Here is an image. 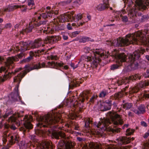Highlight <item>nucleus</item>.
<instances>
[{"label":"nucleus","mask_w":149,"mask_h":149,"mask_svg":"<svg viewBox=\"0 0 149 149\" xmlns=\"http://www.w3.org/2000/svg\"><path fill=\"white\" fill-rule=\"evenodd\" d=\"M139 40L144 43L145 44L147 42V39L145 35L143 34L141 32L138 31L132 34H128L124 38L120 37L112 42L111 40L110 42L111 46L122 47L128 46L131 44H137V41Z\"/></svg>","instance_id":"1"},{"label":"nucleus","mask_w":149,"mask_h":149,"mask_svg":"<svg viewBox=\"0 0 149 149\" xmlns=\"http://www.w3.org/2000/svg\"><path fill=\"white\" fill-rule=\"evenodd\" d=\"M107 116L109 118H104L97 124L96 127L101 130H104L107 128V126L112 123H113L114 128H109V131L113 133L120 132V128H117L116 126L118 125H121L123 123V120L121 116L116 112L113 111L108 112L107 113Z\"/></svg>","instance_id":"2"},{"label":"nucleus","mask_w":149,"mask_h":149,"mask_svg":"<svg viewBox=\"0 0 149 149\" xmlns=\"http://www.w3.org/2000/svg\"><path fill=\"white\" fill-rule=\"evenodd\" d=\"M60 119V118L59 116L57 117L54 115L47 114L40 118V121L37 124V126L40 127H51L53 126L51 125L57 123Z\"/></svg>","instance_id":"3"},{"label":"nucleus","mask_w":149,"mask_h":149,"mask_svg":"<svg viewBox=\"0 0 149 149\" xmlns=\"http://www.w3.org/2000/svg\"><path fill=\"white\" fill-rule=\"evenodd\" d=\"M93 54L95 56V59L94 60L93 57L91 56L86 55L84 56V59L85 61L87 62H91L92 60H93L92 61V63L96 67L98 63L101 61V58L103 57V58L107 57L108 56L106 54H104V52L102 49H96L94 50L93 52Z\"/></svg>","instance_id":"4"},{"label":"nucleus","mask_w":149,"mask_h":149,"mask_svg":"<svg viewBox=\"0 0 149 149\" xmlns=\"http://www.w3.org/2000/svg\"><path fill=\"white\" fill-rule=\"evenodd\" d=\"M45 64L44 63L41 64L39 63H37L35 64L33 67H30L29 65H25L24 67L25 69V70L20 72L19 74H18L17 76L14 77V82H18V84H19L22 79L27 73L34 69H38L45 67Z\"/></svg>","instance_id":"5"},{"label":"nucleus","mask_w":149,"mask_h":149,"mask_svg":"<svg viewBox=\"0 0 149 149\" xmlns=\"http://www.w3.org/2000/svg\"><path fill=\"white\" fill-rule=\"evenodd\" d=\"M134 5L138 10H144L149 4V1L147 0H136ZM136 8H131L130 10L128 15L130 18L134 19L136 17Z\"/></svg>","instance_id":"6"},{"label":"nucleus","mask_w":149,"mask_h":149,"mask_svg":"<svg viewBox=\"0 0 149 149\" xmlns=\"http://www.w3.org/2000/svg\"><path fill=\"white\" fill-rule=\"evenodd\" d=\"M80 95L81 97L78 99V101L76 100L72 106L74 108L77 109V110H79V112L82 111L84 106L83 102L85 100H88V97L90 96V93L89 91H85L81 94Z\"/></svg>","instance_id":"7"},{"label":"nucleus","mask_w":149,"mask_h":149,"mask_svg":"<svg viewBox=\"0 0 149 149\" xmlns=\"http://www.w3.org/2000/svg\"><path fill=\"white\" fill-rule=\"evenodd\" d=\"M117 56L120 63L111 65V66L110 69L112 70H114L118 69L119 67L121 65V63L125 62L127 59V56L124 53L119 54Z\"/></svg>","instance_id":"8"},{"label":"nucleus","mask_w":149,"mask_h":149,"mask_svg":"<svg viewBox=\"0 0 149 149\" xmlns=\"http://www.w3.org/2000/svg\"><path fill=\"white\" fill-rule=\"evenodd\" d=\"M32 117L31 115L29 116V117L27 115H25L24 117L23 120V121H24L23 124L26 129L30 130L33 128V126L30 121L32 120Z\"/></svg>","instance_id":"9"},{"label":"nucleus","mask_w":149,"mask_h":149,"mask_svg":"<svg viewBox=\"0 0 149 149\" xmlns=\"http://www.w3.org/2000/svg\"><path fill=\"white\" fill-rule=\"evenodd\" d=\"M16 47L17 48V51L22 52H25L31 49L28 43L26 42H19V45L16 46Z\"/></svg>","instance_id":"10"},{"label":"nucleus","mask_w":149,"mask_h":149,"mask_svg":"<svg viewBox=\"0 0 149 149\" xmlns=\"http://www.w3.org/2000/svg\"><path fill=\"white\" fill-rule=\"evenodd\" d=\"M45 40H42L40 38L36 40L34 42L29 45V46L31 49L37 48L42 46V47L45 46Z\"/></svg>","instance_id":"11"},{"label":"nucleus","mask_w":149,"mask_h":149,"mask_svg":"<svg viewBox=\"0 0 149 149\" xmlns=\"http://www.w3.org/2000/svg\"><path fill=\"white\" fill-rule=\"evenodd\" d=\"M58 145L61 147L60 149H63L62 148H64L65 149H74V146L69 141L63 140L59 143Z\"/></svg>","instance_id":"12"},{"label":"nucleus","mask_w":149,"mask_h":149,"mask_svg":"<svg viewBox=\"0 0 149 149\" xmlns=\"http://www.w3.org/2000/svg\"><path fill=\"white\" fill-rule=\"evenodd\" d=\"M134 138L132 137H127L126 136L120 137L117 139L118 143L119 145H122L123 144H126L130 143L132 141H133Z\"/></svg>","instance_id":"13"},{"label":"nucleus","mask_w":149,"mask_h":149,"mask_svg":"<svg viewBox=\"0 0 149 149\" xmlns=\"http://www.w3.org/2000/svg\"><path fill=\"white\" fill-rule=\"evenodd\" d=\"M64 65L63 63L55 62L54 61L48 62L47 63V67L58 69V67H63Z\"/></svg>","instance_id":"14"},{"label":"nucleus","mask_w":149,"mask_h":149,"mask_svg":"<svg viewBox=\"0 0 149 149\" xmlns=\"http://www.w3.org/2000/svg\"><path fill=\"white\" fill-rule=\"evenodd\" d=\"M52 138L56 139H59L60 137L61 138H65V133L62 131H56L52 133Z\"/></svg>","instance_id":"15"},{"label":"nucleus","mask_w":149,"mask_h":149,"mask_svg":"<svg viewBox=\"0 0 149 149\" xmlns=\"http://www.w3.org/2000/svg\"><path fill=\"white\" fill-rule=\"evenodd\" d=\"M53 15V13L52 11H46L45 12L42 13L40 14V16H38V20H40L42 18L46 19L49 17H51Z\"/></svg>","instance_id":"16"},{"label":"nucleus","mask_w":149,"mask_h":149,"mask_svg":"<svg viewBox=\"0 0 149 149\" xmlns=\"http://www.w3.org/2000/svg\"><path fill=\"white\" fill-rule=\"evenodd\" d=\"M40 147L42 149H54L52 143L49 141L43 142L41 143Z\"/></svg>","instance_id":"17"},{"label":"nucleus","mask_w":149,"mask_h":149,"mask_svg":"<svg viewBox=\"0 0 149 149\" xmlns=\"http://www.w3.org/2000/svg\"><path fill=\"white\" fill-rule=\"evenodd\" d=\"M141 53V50L136 51L134 52L133 54L130 55L129 57V60H136L139 59Z\"/></svg>","instance_id":"18"},{"label":"nucleus","mask_w":149,"mask_h":149,"mask_svg":"<svg viewBox=\"0 0 149 149\" xmlns=\"http://www.w3.org/2000/svg\"><path fill=\"white\" fill-rule=\"evenodd\" d=\"M71 16L69 14L67 15H60L58 18L59 21L62 23L65 22H68L69 21L68 18H71Z\"/></svg>","instance_id":"19"},{"label":"nucleus","mask_w":149,"mask_h":149,"mask_svg":"<svg viewBox=\"0 0 149 149\" xmlns=\"http://www.w3.org/2000/svg\"><path fill=\"white\" fill-rule=\"evenodd\" d=\"M138 109H135L134 112L138 114L143 113L145 112V107L143 104L140 105L138 108Z\"/></svg>","instance_id":"20"},{"label":"nucleus","mask_w":149,"mask_h":149,"mask_svg":"<svg viewBox=\"0 0 149 149\" xmlns=\"http://www.w3.org/2000/svg\"><path fill=\"white\" fill-rule=\"evenodd\" d=\"M34 22H31L29 24V27L26 28L25 30H24L23 31H21L20 32V33H22L24 34V32H26V33H29L31 32L32 31V29L34 28L33 24L34 25Z\"/></svg>","instance_id":"21"},{"label":"nucleus","mask_w":149,"mask_h":149,"mask_svg":"<svg viewBox=\"0 0 149 149\" xmlns=\"http://www.w3.org/2000/svg\"><path fill=\"white\" fill-rule=\"evenodd\" d=\"M19 138V135L17 134H15L13 135L10 136L9 140L10 143L12 144H14L15 142L18 141Z\"/></svg>","instance_id":"22"},{"label":"nucleus","mask_w":149,"mask_h":149,"mask_svg":"<svg viewBox=\"0 0 149 149\" xmlns=\"http://www.w3.org/2000/svg\"><path fill=\"white\" fill-rule=\"evenodd\" d=\"M128 62H129V65H130L132 68L136 69L137 68L138 64L136 60H129Z\"/></svg>","instance_id":"23"},{"label":"nucleus","mask_w":149,"mask_h":149,"mask_svg":"<svg viewBox=\"0 0 149 149\" xmlns=\"http://www.w3.org/2000/svg\"><path fill=\"white\" fill-rule=\"evenodd\" d=\"M140 98L141 99L147 100L149 99V91H145L144 92L139 95Z\"/></svg>","instance_id":"24"},{"label":"nucleus","mask_w":149,"mask_h":149,"mask_svg":"<svg viewBox=\"0 0 149 149\" xmlns=\"http://www.w3.org/2000/svg\"><path fill=\"white\" fill-rule=\"evenodd\" d=\"M109 6V5H106L104 3L100 4L97 6V9L99 11H102L108 9Z\"/></svg>","instance_id":"25"},{"label":"nucleus","mask_w":149,"mask_h":149,"mask_svg":"<svg viewBox=\"0 0 149 149\" xmlns=\"http://www.w3.org/2000/svg\"><path fill=\"white\" fill-rule=\"evenodd\" d=\"M18 58L17 57L13 56L8 57L7 60V66L13 63L14 61H18Z\"/></svg>","instance_id":"26"},{"label":"nucleus","mask_w":149,"mask_h":149,"mask_svg":"<svg viewBox=\"0 0 149 149\" xmlns=\"http://www.w3.org/2000/svg\"><path fill=\"white\" fill-rule=\"evenodd\" d=\"M149 85V80H146L144 81L141 82L138 84V86L140 88H144Z\"/></svg>","instance_id":"27"},{"label":"nucleus","mask_w":149,"mask_h":149,"mask_svg":"<svg viewBox=\"0 0 149 149\" xmlns=\"http://www.w3.org/2000/svg\"><path fill=\"white\" fill-rule=\"evenodd\" d=\"M35 56V54L33 52L31 51L30 52V56L27 58L23 59L22 62V63H26L29 62L32 58L33 56Z\"/></svg>","instance_id":"28"},{"label":"nucleus","mask_w":149,"mask_h":149,"mask_svg":"<svg viewBox=\"0 0 149 149\" xmlns=\"http://www.w3.org/2000/svg\"><path fill=\"white\" fill-rule=\"evenodd\" d=\"M125 93L126 95L127 94V92H125L123 91H122L117 93H115L114 96V98L115 99H117L122 97Z\"/></svg>","instance_id":"29"},{"label":"nucleus","mask_w":149,"mask_h":149,"mask_svg":"<svg viewBox=\"0 0 149 149\" xmlns=\"http://www.w3.org/2000/svg\"><path fill=\"white\" fill-rule=\"evenodd\" d=\"M52 48H49L47 49H42L41 50H38L35 52V54L37 53V54H36V56L37 55L39 56L41 55V54H43L44 53L45 54H48V53L47 52L48 51L50 50L51 49H52Z\"/></svg>","instance_id":"30"},{"label":"nucleus","mask_w":149,"mask_h":149,"mask_svg":"<svg viewBox=\"0 0 149 149\" xmlns=\"http://www.w3.org/2000/svg\"><path fill=\"white\" fill-rule=\"evenodd\" d=\"M140 89V87L138 86V84L134 87L130 89L129 91V93L130 94H133L134 93H136L138 92Z\"/></svg>","instance_id":"31"},{"label":"nucleus","mask_w":149,"mask_h":149,"mask_svg":"<svg viewBox=\"0 0 149 149\" xmlns=\"http://www.w3.org/2000/svg\"><path fill=\"white\" fill-rule=\"evenodd\" d=\"M82 18V15L79 14L77 15H75L74 16L71 17L70 19H71V21H74L75 22H76L81 19Z\"/></svg>","instance_id":"32"},{"label":"nucleus","mask_w":149,"mask_h":149,"mask_svg":"<svg viewBox=\"0 0 149 149\" xmlns=\"http://www.w3.org/2000/svg\"><path fill=\"white\" fill-rule=\"evenodd\" d=\"M8 131V130H4L3 133V136L2 141L3 143H4L7 141V139H8L9 136V134L8 135H7ZM8 139H9V138H8Z\"/></svg>","instance_id":"33"},{"label":"nucleus","mask_w":149,"mask_h":149,"mask_svg":"<svg viewBox=\"0 0 149 149\" xmlns=\"http://www.w3.org/2000/svg\"><path fill=\"white\" fill-rule=\"evenodd\" d=\"M140 76L138 74H136L134 75H132L129 76L128 78V80H135L137 79H140Z\"/></svg>","instance_id":"34"},{"label":"nucleus","mask_w":149,"mask_h":149,"mask_svg":"<svg viewBox=\"0 0 149 149\" xmlns=\"http://www.w3.org/2000/svg\"><path fill=\"white\" fill-rule=\"evenodd\" d=\"M8 120L9 122L11 121L12 122L15 123V124L17 125H20V123L17 122L16 118L13 116L10 117Z\"/></svg>","instance_id":"35"},{"label":"nucleus","mask_w":149,"mask_h":149,"mask_svg":"<svg viewBox=\"0 0 149 149\" xmlns=\"http://www.w3.org/2000/svg\"><path fill=\"white\" fill-rule=\"evenodd\" d=\"M132 104L131 103H126L123 105V107L124 109L128 110L130 109L132 107Z\"/></svg>","instance_id":"36"},{"label":"nucleus","mask_w":149,"mask_h":149,"mask_svg":"<svg viewBox=\"0 0 149 149\" xmlns=\"http://www.w3.org/2000/svg\"><path fill=\"white\" fill-rule=\"evenodd\" d=\"M111 101H109L108 104H105L104 103V111L110 109L111 108Z\"/></svg>","instance_id":"37"},{"label":"nucleus","mask_w":149,"mask_h":149,"mask_svg":"<svg viewBox=\"0 0 149 149\" xmlns=\"http://www.w3.org/2000/svg\"><path fill=\"white\" fill-rule=\"evenodd\" d=\"M92 121L89 118H88L85 122V126L87 129H89L90 124L92 123Z\"/></svg>","instance_id":"38"},{"label":"nucleus","mask_w":149,"mask_h":149,"mask_svg":"<svg viewBox=\"0 0 149 149\" xmlns=\"http://www.w3.org/2000/svg\"><path fill=\"white\" fill-rule=\"evenodd\" d=\"M45 43H48L51 44L54 43L53 41L52 36L51 37H48L45 40Z\"/></svg>","instance_id":"39"},{"label":"nucleus","mask_w":149,"mask_h":149,"mask_svg":"<svg viewBox=\"0 0 149 149\" xmlns=\"http://www.w3.org/2000/svg\"><path fill=\"white\" fill-rule=\"evenodd\" d=\"M90 39L91 38L88 37L84 36L82 37L80 40L79 42L82 43H84L90 41Z\"/></svg>","instance_id":"40"},{"label":"nucleus","mask_w":149,"mask_h":149,"mask_svg":"<svg viewBox=\"0 0 149 149\" xmlns=\"http://www.w3.org/2000/svg\"><path fill=\"white\" fill-rule=\"evenodd\" d=\"M108 94V93L107 91L106 90H103L100 93L99 96L100 97L103 98L104 97Z\"/></svg>","instance_id":"41"},{"label":"nucleus","mask_w":149,"mask_h":149,"mask_svg":"<svg viewBox=\"0 0 149 149\" xmlns=\"http://www.w3.org/2000/svg\"><path fill=\"white\" fill-rule=\"evenodd\" d=\"M135 130L134 129H131L130 128H128L126 130V136H130L133 134Z\"/></svg>","instance_id":"42"},{"label":"nucleus","mask_w":149,"mask_h":149,"mask_svg":"<svg viewBox=\"0 0 149 149\" xmlns=\"http://www.w3.org/2000/svg\"><path fill=\"white\" fill-rule=\"evenodd\" d=\"M46 21L44 20L43 21H40L39 22H36L33 23L34 24V26L35 27H38L40 26L41 24H45L46 23Z\"/></svg>","instance_id":"43"},{"label":"nucleus","mask_w":149,"mask_h":149,"mask_svg":"<svg viewBox=\"0 0 149 149\" xmlns=\"http://www.w3.org/2000/svg\"><path fill=\"white\" fill-rule=\"evenodd\" d=\"M48 58L49 59L53 60H56L58 59V57L57 55L54 54L50 55Z\"/></svg>","instance_id":"44"},{"label":"nucleus","mask_w":149,"mask_h":149,"mask_svg":"<svg viewBox=\"0 0 149 149\" xmlns=\"http://www.w3.org/2000/svg\"><path fill=\"white\" fill-rule=\"evenodd\" d=\"M71 1V0H68L65 1H62L60 3V4L62 6H66L70 3Z\"/></svg>","instance_id":"45"},{"label":"nucleus","mask_w":149,"mask_h":149,"mask_svg":"<svg viewBox=\"0 0 149 149\" xmlns=\"http://www.w3.org/2000/svg\"><path fill=\"white\" fill-rule=\"evenodd\" d=\"M148 18L149 17L148 15H143L141 17L140 20V21L141 22H143L147 20Z\"/></svg>","instance_id":"46"},{"label":"nucleus","mask_w":149,"mask_h":149,"mask_svg":"<svg viewBox=\"0 0 149 149\" xmlns=\"http://www.w3.org/2000/svg\"><path fill=\"white\" fill-rule=\"evenodd\" d=\"M94 50H95V49H93V50H91L90 48L89 47H85L84 48V51L86 53H87L90 52L92 54V53H93V52L94 51Z\"/></svg>","instance_id":"47"},{"label":"nucleus","mask_w":149,"mask_h":149,"mask_svg":"<svg viewBox=\"0 0 149 149\" xmlns=\"http://www.w3.org/2000/svg\"><path fill=\"white\" fill-rule=\"evenodd\" d=\"M19 7H21L20 6L16 5H10L11 12L14 11V10L17 9Z\"/></svg>","instance_id":"48"},{"label":"nucleus","mask_w":149,"mask_h":149,"mask_svg":"<svg viewBox=\"0 0 149 149\" xmlns=\"http://www.w3.org/2000/svg\"><path fill=\"white\" fill-rule=\"evenodd\" d=\"M44 29V30L43 29H40L39 31H40V32H42V31H43V32L44 33H45L46 34L48 33H49V30H48V29H49L48 27H47V29H46V28H43Z\"/></svg>","instance_id":"49"},{"label":"nucleus","mask_w":149,"mask_h":149,"mask_svg":"<svg viewBox=\"0 0 149 149\" xmlns=\"http://www.w3.org/2000/svg\"><path fill=\"white\" fill-rule=\"evenodd\" d=\"M8 77V76L6 75H4L3 77H0V82H2L5 81Z\"/></svg>","instance_id":"50"},{"label":"nucleus","mask_w":149,"mask_h":149,"mask_svg":"<svg viewBox=\"0 0 149 149\" xmlns=\"http://www.w3.org/2000/svg\"><path fill=\"white\" fill-rule=\"evenodd\" d=\"M34 4V1L33 0H28V5L31 7Z\"/></svg>","instance_id":"51"},{"label":"nucleus","mask_w":149,"mask_h":149,"mask_svg":"<svg viewBox=\"0 0 149 149\" xmlns=\"http://www.w3.org/2000/svg\"><path fill=\"white\" fill-rule=\"evenodd\" d=\"M79 82L77 80H75L73 81V83L71 85L73 87L77 86H79Z\"/></svg>","instance_id":"52"},{"label":"nucleus","mask_w":149,"mask_h":149,"mask_svg":"<svg viewBox=\"0 0 149 149\" xmlns=\"http://www.w3.org/2000/svg\"><path fill=\"white\" fill-rule=\"evenodd\" d=\"M80 31H75L74 32H73L72 33V37H75L77 36L78 35L79 33H80Z\"/></svg>","instance_id":"53"},{"label":"nucleus","mask_w":149,"mask_h":149,"mask_svg":"<svg viewBox=\"0 0 149 149\" xmlns=\"http://www.w3.org/2000/svg\"><path fill=\"white\" fill-rule=\"evenodd\" d=\"M104 103H102L99 106V108L101 111H104Z\"/></svg>","instance_id":"54"},{"label":"nucleus","mask_w":149,"mask_h":149,"mask_svg":"<svg viewBox=\"0 0 149 149\" xmlns=\"http://www.w3.org/2000/svg\"><path fill=\"white\" fill-rule=\"evenodd\" d=\"M144 76L146 78L149 77V68L147 70L146 72L144 75Z\"/></svg>","instance_id":"55"},{"label":"nucleus","mask_w":149,"mask_h":149,"mask_svg":"<svg viewBox=\"0 0 149 149\" xmlns=\"http://www.w3.org/2000/svg\"><path fill=\"white\" fill-rule=\"evenodd\" d=\"M122 21L125 22H127L128 21V18L127 16H125L122 17Z\"/></svg>","instance_id":"56"},{"label":"nucleus","mask_w":149,"mask_h":149,"mask_svg":"<svg viewBox=\"0 0 149 149\" xmlns=\"http://www.w3.org/2000/svg\"><path fill=\"white\" fill-rule=\"evenodd\" d=\"M140 50L142 53V54H143L144 52H146V51L148 52L149 51V48H146L145 49H141Z\"/></svg>","instance_id":"57"},{"label":"nucleus","mask_w":149,"mask_h":149,"mask_svg":"<svg viewBox=\"0 0 149 149\" xmlns=\"http://www.w3.org/2000/svg\"><path fill=\"white\" fill-rule=\"evenodd\" d=\"M97 97V96H93L90 98L89 100V102H91V103L93 102L94 101V100L96 99Z\"/></svg>","instance_id":"58"},{"label":"nucleus","mask_w":149,"mask_h":149,"mask_svg":"<svg viewBox=\"0 0 149 149\" xmlns=\"http://www.w3.org/2000/svg\"><path fill=\"white\" fill-rule=\"evenodd\" d=\"M144 146V147L143 149H149V142L145 143Z\"/></svg>","instance_id":"59"},{"label":"nucleus","mask_w":149,"mask_h":149,"mask_svg":"<svg viewBox=\"0 0 149 149\" xmlns=\"http://www.w3.org/2000/svg\"><path fill=\"white\" fill-rule=\"evenodd\" d=\"M52 37L54 43L57 42L58 40V37L52 36Z\"/></svg>","instance_id":"60"},{"label":"nucleus","mask_w":149,"mask_h":149,"mask_svg":"<svg viewBox=\"0 0 149 149\" xmlns=\"http://www.w3.org/2000/svg\"><path fill=\"white\" fill-rule=\"evenodd\" d=\"M113 109H118V106H117V103H116L115 102H114L113 103Z\"/></svg>","instance_id":"61"},{"label":"nucleus","mask_w":149,"mask_h":149,"mask_svg":"<svg viewBox=\"0 0 149 149\" xmlns=\"http://www.w3.org/2000/svg\"><path fill=\"white\" fill-rule=\"evenodd\" d=\"M74 129L76 130L79 131L80 130L79 126L77 124H75L74 125Z\"/></svg>","instance_id":"62"},{"label":"nucleus","mask_w":149,"mask_h":149,"mask_svg":"<svg viewBox=\"0 0 149 149\" xmlns=\"http://www.w3.org/2000/svg\"><path fill=\"white\" fill-rule=\"evenodd\" d=\"M4 128H5L4 130H9L8 129L9 128H10V126L8 124H6L4 125Z\"/></svg>","instance_id":"63"},{"label":"nucleus","mask_w":149,"mask_h":149,"mask_svg":"<svg viewBox=\"0 0 149 149\" xmlns=\"http://www.w3.org/2000/svg\"><path fill=\"white\" fill-rule=\"evenodd\" d=\"M11 26V24L10 23H7V24H6L5 25L4 27V28L7 29V28H10Z\"/></svg>","instance_id":"64"}]
</instances>
